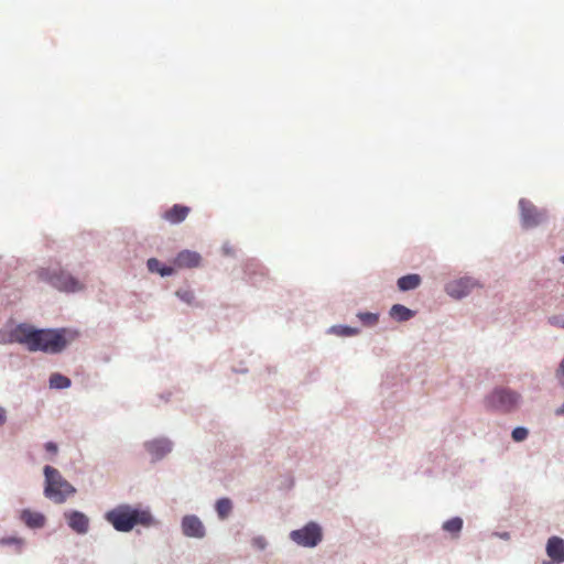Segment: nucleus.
<instances>
[{
    "instance_id": "obj_11",
    "label": "nucleus",
    "mask_w": 564,
    "mask_h": 564,
    "mask_svg": "<svg viewBox=\"0 0 564 564\" xmlns=\"http://www.w3.org/2000/svg\"><path fill=\"white\" fill-rule=\"evenodd\" d=\"M182 530L186 536L203 538L205 535V528L202 521L196 516H186L182 520Z\"/></svg>"
},
{
    "instance_id": "obj_8",
    "label": "nucleus",
    "mask_w": 564,
    "mask_h": 564,
    "mask_svg": "<svg viewBox=\"0 0 564 564\" xmlns=\"http://www.w3.org/2000/svg\"><path fill=\"white\" fill-rule=\"evenodd\" d=\"M476 286L477 283L471 278H460L449 282L446 285V292L452 297L460 299L469 294Z\"/></svg>"
},
{
    "instance_id": "obj_31",
    "label": "nucleus",
    "mask_w": 564,
    "mask_h": 564,
    "mask_svg": "<svg viewBox=\"0 0 564 564\" xmlns=\"http://www.w3.org/2000/svg\"><path fill=\"white\" fill-rule=\"evenodd\" d=\"M7 420L6 410L3 408H0V425L4 424Z\"/></svg>"
},
{
    "instance_id": "obj_28",
    "label": "nucleus",
    "mask_w": 564,
    "mask_h": 564,
    "mask_svg": "<svg viewBox=\"0 0 564 564\" xmlns=\"http://www.w3.org/2000/svg\"><path fill=\"white\" fill-rule=\"evenodd\" d=\"M1 544H21L22 540L18 538H3L0 541Z\"/></svg>"
},
{
    "instance_id": "obj_21",
    "label": "nucleus",
    "mask_w": 564,
    "mask_h": 564,
    "mask_svg": "<svg viewBox=\"0 0 564 564\" xmlns=\"http://www.w3.org/2000/svg\"><path fill=\"white\" fill-rule=\"evenodd\" d=\"M50 386L55 389H66L70 387V380L61 373H53L50 378Z\"/></svg>"
},
{
    "instance_id": "obj_7",
    "label": "nucleus",
    "mask_w": 564,
    "mask_h": 564,
    "mask_svg": "<svg viewBox=\"0 0 564 564\" xmlns=\"http://www.w3.org/2000/svg\"><path fill=\"white\" fill-rule=\"evenodd\" d=\"M290 536L301 546L314 547L322 540V530L318 524L310 522L304 528L292 531Z\"/></svg>"
},
{
    "instance_id": "obj_33",
    "label": "nucleus",
    "mask_w": 564,
    "mask_h": 564,
    "mask_svg": "<svg viewBox=\"0 0 564 564\" xmlns=\"http://www.w3.org/2000/svg\"><path fill=\"white\" fill-rule=\"evenodd\" d=\"M561 261L564 263V256L561 258Z\"/></svg>"
},
{
    "instance_id": "obj_18",
    "label": "nucleus",
    "mask_w": 564,
    "mask_h": 564,
    "mask_svg": "<svg viewBox=\"0 0 564 564\" xmlns=\"http://www.w3.org/2000/svg\"><path fill=\"white\" fill-rule=\"evenodd\" d=\"M390 316L399 322L409 321L414 312L401 304H394L390 310Z\"/></svg>"
},
{
    "instance_id": "obj_1",
    "label": "nucleus",
    "mask_w": 564,
    "mask_h": 564,
    "mask_svg": "<svg viewBox=\"0 0 564 564\" xmlns=\"http://www.w3.org/2000/svg\"><path fill=\"white\" fill-rule=\"evenodd\" d=\"M22 341L29 351H43L58 354L75 338L76 334L65 329H37L25 324L24 333H21Z\"/></svg>"
},
{
    "instance_id": "obj_29",
    "label": "nucleus",
    "mask_w": 564,
    "mask_h": 564,
    "mask_svg": "<svg viewBox=\"0 0 564 564\" xmlns=\"http://www.w3.org/2000/svg\"><path fill=\"white\" fill-rule=\"evenodd\" d=\"M556 376H557L561 384L564 386V357H563V360H562L560 368L556 372Z\"/></svg>"
},
{
    "instance_id": "obj_4",
    "label": "nucleus",
    "mask_w": 564,
    "mask_h": 564,
    "mask_svg": "<svg viewBox=\"0 0 564 564\" xmlns=\"http://www.w3.org/2000/svg\"><path fill=\"white\" fill-rule=\"evenodd\" d=\"M39 276L53 288L62 292H78L84 289V284L65 270L41 269Z\"/></svg>"
},
{
    "instance_id": "obj_17",
    "label": "nucleus",
    "mask_w": 564,
    "mask_h": 564,
    "mask_svg": "<svg viewBox=\"0 0 564 564\" xmlns=\"http://www.w3.org/2000/svg\"><path fill=\"white\" fill-rule=\"evenodd\" d=\"M421 284L419 274H408L398 280V288L401 291H410L416 289Z\"/></svg>"
},
{
    "instance_id": "obj_13",
    "label": "nucleus",
    "mask_w": 564,
    "mask_h": 564,
    "mask_svg": "<svg viewBox=\"0 0 564 564\" xmlns=\"http://www.w3.org/2000/svg\"><path fill=\"white\" fill-rule=\"evenodd\" d=\"M191 212V208L184 205L175 204L171 208L166 209L163 214V218L170 224H180L186 219Z\"/></svg>"
},
{
    "instance_id": "obj_12",
    "label": "nucleus",
    "mask_w": 564,
    "mask_h": 564,
    "mask_svg": "<svg viewBox=\"0 0 564 564\" xmlns=\"http://www.w3.org/2000/svg\"><path fill=\"white\" fill-rule=\"evenodd\" d=\"M200 260L202 258L199 253L191 250H183L174 258L173 264L178 269H192L198 267L200 264Z\"/></svg>"
},
{
    "instance_id": "obj_2",
    "label": "nucleus",
    "mask_w": 564,
    "mask_h": 564,
    "mask_svg": "<svg viewBox=\"0 0 564 564\" xmlns=\"http://www.w3.org/2000/svg\"><path fill=\"white\" fill-rule=\"evenodd\" d=\"M106 519L117 531L128 532L135 524L149 525L152 521L150 512L133 509L129 506H120L106 514Z\"/></svg>"
},
{
    "instance_id": "obj_24",
    "label": "nucleus",
    "mask_w": 564,
    "mask_h": 564,
    "mask_svg": "<svg viewBox=\"0 0 564 564\" xmlns=\"http://www.w3.org/2000/svg\"><path fill=\"white\" fill-rule=\"evenodd\" d=\"M528 437V430L525 427H516L512 431V438L516 442H522Z\"/></svg>"
},
{
    "instance_id": "obj_9",
    "label": "nucleus",
    "mask_w": 564,
    "mask_h": 564,
    "mask_svg": "<svg viewBox=\"0 0 564 564\" xmlns=\"http://www.w3.org/2000/svg\"><path fill=\"white\" fill-rule=\"evenodd\" d=\"M546 554L551 560L544 561L543 564L564 563V540L558 536H551L546 543Z\"/></svg>"
},
{
    "instance_id": "obj_22",
    "label": "nucleus",
    "mask_w": 564,
    "mask_h": 564,
    "mask_svg": "<svg viewBox=\"0 0 564 564\" xmlns=\"http://www.w3.org/2000/svg\"><path fill=\"white\" fill-rule=\"evenodd\" d=\"M463 528V520L459 517L452 518L443 523L446 532L457 535Z\"/></svg>"
},
{
    "instance_id": "obj_10",
    "label": "nucleus",
    "mask_w": 564,
    "mask_h": 564,
    "mask_svg": "<svg viewBox=\"0 0 564 564\" xmlns=\"http://www.w3.org/2000/svg\"><path fill=\"white\" fill-rule=\"evenodd\" d=\"M69 528L78 534H85L89 529V519L83 512L68 511L64 513Z\"/></svg>"
},
{
    "instance_id": "obj_19",
    "label": "nucleus",
    "mask_w": 564,
    "mask_h": 564,
    "mask_svg": "<svg viewBox=\"0 0 564 564\" xmlns=\"http://www.w3.org/2000/svg\"><path fill=\"white\" fill-rule=\"evenodd\" d=\"M148 269L151 272L159 273L161 276H169L174 273L173 267L163 265L158 259L151 258L148 260Z\"/></svg>"
},
{
    "instance_id": "obj_27",
    "label": "nucleus",
    "mask_w": 564,
    "mask_h": 564,
    "mask_svg": "<svg viewBox=\"0 0 564 564\" xmlns=\"http://www.w3.org/2000/svg\"><path fill=\"white\" fill-rule=\"evenodd\" d=\"M252 545L254 547H257L258 550H263L267 545V542H265L264 538L257 536V538L252 539Z\"/></svg>"
},
{
    "instance_id": "obj_15",
    "label": "nucleus",
    "mask_w": 564,
    "mask_h": 564,
    "mask_svg": "<svg viewBox=\"0 0 564 564\" xmlns=\"http://www.w3.org/2000/svg\"><path fill=\"white\" fill-rule=\"evenodd\" d=\"M20 519L32 529L43 528L45 525V517L41 512L24 509L21 511Z\"/></svg>"
},
{
    "instance_id": "obj_20",
    "label": "nucleus",
    "mask_w": 564,
    "mask_h": 564,
    "mask_svg": "<svg viewBox=\"0 0 564 564\" xmlns=\"http://www.w3.org/2000/svg\"><path fill=\"white\" fill-rule=\"evenodd\" d=\"M232 503L228 498H221L216 502V511L220 519H226L231 512Z\"/></svg>"
},
{
    "instance_id": "obj_26",
    "label": "nucleus",
    "mask_w": 564,
    "mask_h": 564,
    "mask_svg": "<svg viewBox=\"0 0 564 564\" xmlns=\"http://www.w3.org/2000/svg\"><path fill=\"white\" fill-rule=\"evenodd\" d=\"M333 330L341 336H351L357 334V329L350 327H333Z\"/></svg>"
},
{
    "instance_id": "obj_23",
    "label": "nucleus",
    "mask_w": 564,
    "mask_h": 564,
    "mask_svg": "<svg viewBox=\"0 0 564 564\" xmlns=\"http://www.w3.org/2000/svg\"><path fill=\"white\" fill-rule=\"evenodd\" d=\"M176 296L187 303V304H193L194 303V300H195V294L192 290H188V289H185V290H178L176 291Z\"/></svg>"
},
{
    "instance_id": "obj_5",
    "label": "nucleus",
    "mask_w": 564,
    "mask_h": 564,
    "mask_svg": "<svg viewBox=\"0 0 564 564\" xmlns=\"http://www.w3.org/2000/svg\"><path fill=\"white\" fill-rule=\"evenodd\" d=\"M521 395L509 388H496L486 397V406L490 410L509 413L517 409Z\"/></svg>"
},
{
    "instance_id": "obj_25",
    "label": "nucleus",
    "mask_w": 564,
    "mask_h": 564,
    "mask_svg": "<svg viewBox=\"0 0 564 564\" xmlns=\"http://www.w3.org/2000/svg\"><path fill=\"white\" fill-rule=\"evenodd\" d=\"M358 317L360 318L361 322L369 325L376 324L378 321V316L372 313H360Z\"/></svg>"
},
{
    "instance_id": "obj_16",
    "label": "nucleus",
    "mask_w": 564,
    "mask_h": 564,
    "mask_svg": "<svg viewBox=\"0 0 564 564\" xmlns=\"http://www.w3.org/2000/svg\"><path fill=\"white\" fill-rule=\"evenodd\" d=\"M145 447L155 459H159L171 451V443L167 440H154L148 442Z\"/></svg>"
},
{
    "instance_id": "obj_6",
    "label": "nucleus",
    "mask_w": 564,
    "mask_h": 564,
    "mask_svg": "<svg viewBox=\"0 0 564 564\" xmlns=\"http://www.w3.org/2000/svg\"><path fill=\"white\" fill-rule=\"evenodd\" d=\"M521 223L524 228H533L541 225L546 219V212L539 209L529 199L519 200Z\"/></svg>"
},
{
    "instance_id": "obj_32",
    "label": "nucleus",
    "mask_w": 564,
    "mask_h": 564,
    "mask_svg": "<svg viewBox=\"0 0 564 564\" xmlns=\"http://www.w3.org/2000/svg\"><path fill=\"white\" fill-rule=\"evenodd\" d=\"M556 415H564V403L555 410Z\"/></svg>"
},
{
    "instance_id": "obj_14",
    "label": "nucleus",
    "mask_w": 564,
    "mask_h": 564,
    "mask_svg": "<svg viewBox=\"0 0 564 564\" xmlns=\"http://www.w3.org/2000/svg\"><path fill=\"white\" fill-rule=\"evenodd\" d=\"M24 328H25V323L17 325L11 330L0 329V344L7 345V344L18 343V344L24 345V343L22 341L23 336L21 335V333H24Z\"/></svg>"
},
{
    "instance_id": "obj_3",
    "label": "nucleus",
    "mask_w": 564,
    "mask_h": 564,
    "mask_svg": "<svg viewBox=\"0 0 564 564\" xmlns=\"http://www.w3.org/2000/svg\"><path fill=\"white\" fill-rule=\"evenodd\" d=\"M44 475L46 482L44 494L55 503H63L67 497L75 494V488L62 477L56 468L45 466Z\"/></svg>"
},
{
    "instance_id": "obj_30",
    "label": "nucleus",
    "mask_w": 564,
    "mask_h": 564,
    "mask_svg": "<svg viewBox=\"0 0 564 564\" xmlns=\"http://www.w3.org/2000/svg\"><path fill=\"white\" fill-rule=\"evenodd\" d=\"M45 449L53 455H55L58 451L57 445L53 442H47L45 444Z\"/></svg>"
}]
</instances>
